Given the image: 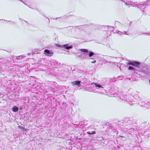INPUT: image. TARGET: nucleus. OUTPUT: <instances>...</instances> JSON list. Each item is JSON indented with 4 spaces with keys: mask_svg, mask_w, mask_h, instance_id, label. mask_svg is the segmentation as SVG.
Masks as SVG:
<instances>
[{
    "mask_svg": "<svg viewBox=\"0 0 150 150\" xmlns=\"http://www.w3.org/2000/svg\"><path fill=\"white\" fill-rule=\"evenodd\" d=\"M87 133L89 134H96V132L95 131H93L92 133H90L89 132H87Z\"/></svg>",
    "mask_w": 150,
    "mask_h": 150,
    "instance_id": "nucleus-8",
    "label": "nucleus"
},
{
    "mask_svg": "<svg viewBox=\"0 0 150 150\" xmlns=\"http://www.w3.org/2000/svg\"><path fill=\"white\" fill-rule=\"evenodd\" d=\"M18 110V108L16 106H14L12 108V110L13 112H17Z\"/></svg>",
    "mask_w": 150,
    "mask_h": 150,
    "instance_id": "nucleus-3",
    "label": "nucleus"
},
{
    "mask_svg": "<svg viewBox=\"0 0 150 150\" xmlns=\"http://www.w3.org/2000/svg\"><path fill=\"white\" fill-rule=\"evenodd\" d=\"M96 62V60H94V61L92 62H92V63H95Z\"/></svg>",
    "mask_w": 150,
    "mask_h": 150,
    "instance_id": "nucleus-12",
    "label": "nucleus"
},
{
    "mask_svg": "<svg viewBox=\"0 0 150 150\" xmlns=\"http://www.w3.org/2000/svg\"><path fill=\"white\" fill-rule=\"evenodd\" d=\"M94 54V53L92 52H91L89 53V55L90 57H91Z\"/></svg>",
    "mask_w": 150,
    "mask_h": 150,
    "instance_id": "nucleus-9",
    "label": "nucleus"
},
{
    "mask_svg": "<svg viewBox=\"0 0 150 150\" xmlns=\"http://www.w3.org/2000/svg\"><path fill=\"white\" fill-rule=\"evenodd\" d=\"M80 50L81 52H85V53H87L88 52V51L86 49H80Z\"/></svg>",
    "mask_w": 150,
    "mask_h": 150,
    "instance_id": "nucleus-4",
    "label": "nucleus"
},
{
    "mask_svg": "<svg viewBox=\"0 0 150 150\" xmlns=\"http://www.w3.org/2000/svg\"><path fill=\"white\" fill-rule=\"evenodd\" d=\"M18 127L21 129L23 130L24 131H25L26 130V129L24 127L21 125L18 126Z\"/></svg>",
    "mask_w": 150,
    "mask_h": 150,
    "instance_id": "nucleus-5",
    "label": "nucleus"
},
{
    "mask_svg": "<svg viewBox=\"0 0 150 150\" xmlns=\"http://www.w3.org/2000/svg\"><path fill=\"white\" fill-rule=\"evenodd\" d=\"M81 82L80 81H74V84L75 85L79 84H80Z\"/></svg>",
    "mask_w": 150,
    "mask_h": 150,
    "instance_id": "nucleus-7",
    "label": "nucleus"
},
{
    "mask_svg": "<svg viewBox=\"0 0 150 150\" xmlns=\"http://www.w3.org/2000/svg\"><path fill=\"white\" fill-rule=\"evenodd\" d=\"M44 54L46 56H52L53 55L54 51L53 50L50 51V50L46 49L44 51Z\"/></svg>",
    "mask_w": 150,
    "mask_h": 150,
    "instance_id": "nucleus-1",
    "label": "nucleus"
},
{
    "mask_svg": "<svg viewBox=\"0 0 150 150\" xmlns=\"http://www.w3.org/2000/svg\"><path fill=\"white\" fill-rule=\"evenodd\" d=\"M140 64L139 62H129L127 63L128 65H131L135 67H138Z\"/></svg>",
    "mask_w": 150,
    "mask_h": 150,
    "instance_id": "nucleus-2",
    "label": "nucleus"
},
{
    "mask_svg": "<svg viewBox=\"0 0 150 150\" xmlns=\"http://www.w3.org/2000/svg\"><path fill=\"white\" fill-rule=\"evenodd\" d=\"M119 137H124L122 136H120V135L119 136Z\"/></svg>",
    "mask_w": 150,
    "mask_h": 150,
    "instance_id": "nucleus-13",
    "label": "nucleus"
},
{
    "mask_svg": "<svg viewBox=\"0 0 150 150\" xmlns=\"http://www.w3.org/2000/svg\"><path fill=\"white\" fill-rule=\"evenodd\" d=\"M71 48V46H68V47H66V48L67 49H69L70 48Z\"/></svg>",
    "mask_w": 150,
    "mask_h": 150,
    "instance_id": "nucleus-11",
    "label": "nucleus"
},
{
    "mask_svg": "<svg viewBox=\"0 0 150 150\" xmlns=\"http://www.w3.org/2000/svg\"><path fill=\"white\" fill-rule=\"evenodd\" d=\"M149 82H150V80H149Z\"/></svg>",
    "mask_w": 150,
    "mask_h": 150,
    "instance_id": "nucleus-14",
    "label": "nucleus"
},
{
    "mask_svg": "<svg viewBox=\"0 0 150 150\" xmlns=\"http://www.w3.org/2000/svg\"><path fill=\"white\" fill-rule=\"evenodd\" d=\"M94 83L95 85V86L97 87H98L99 88H103V87L101 85L98 84L96 83Z\"/></svg>",
    "mask_w": 150,
    "mask_h": 150,
    "instance_id": "nucleus-6",
    "label": "nucleus"
},
{
    "mask_svg": "<svg viewBox=\"0 0 150 150\" xmlns=\"http://www.w3.org/2000/svg\"><path fill=\"white\" fill-rule=\"evenodd\" d=\"M128 69L129 70H134L135 69L133 67H131V66H129L128 68Z\"/></svg>",
    "mask_w": 150,
    "mask_h": 150,
    "instance_id": "nucleus-10",
    "label": "nucleus"
}]
</instances>
